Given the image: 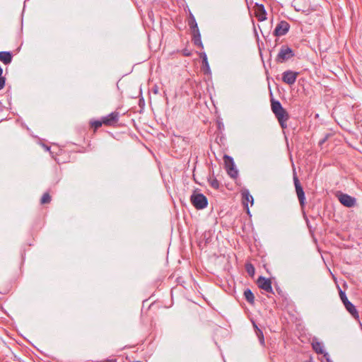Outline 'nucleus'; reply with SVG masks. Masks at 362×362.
<instances>
[{
  "label": "nucleus",
  "instance_id": "bb28decb",
  "mask_svg": "<svg viewBox=\"0 0 362 362\" xmlns=\"http://www.w3.org/2000/svg\"><path fill=\"white\" fill-rule=\"evenodd\" d=\"M199 56H200V58L202 59V62L208 60L206 54L205 52H201L199 54Z\"/></svg>",
  "mask_w": 362,
  "mask_h": 362
},
{
  "label": "nucleus",
  "instance_id": "c756f323",
  "mask_svg": "<svg viewBox=\"0 0 362 362\" xmlns=\"http://www.w3.org/2000/svg\"><path fill=\"white\" fill-rule=\"evenodd\" d=\"M183 54L185 56L189 57V56L191 55V52L189 51H188L187 49H184L183 50Z\"/></svg>",
  "mask_w": 362,
  "mask_h": 362
},
{
  "label": "nucleus",
  "instance_id": "cd10ccee",
  "mask_svg": "<svg viewBox=\"0 0 362 362\" xmlns=\"http://www.w3.org/2000/svg\"><path fill=\"white\" fill-rule=\"evenodd\" d=\"M218 156H222V158H232L230 156H228L227 154H226L224 153L222 155V152L221 151L219 152Z\"/></svg>",
  "mask_w": 362,
  "mask_h": 362
},
{
  "label": "nucleus",
  "instance_id": "ddd939ff",
  "mask_svg": "<svg viewBox=\"0 0 362 362\" xmlns=\"http://www.w3.org/2000/svg\"><path fill=\"white\" fill-rule=\"evenodd\" d=\"M255 16L258 18V21H263L267 19V12L264 9V6L262 4H256L255 8Z\"/></svg>",
  "mask_w": 362,
  "mask_h": 362
},
{
  "label": "nucleus",
  "instance_id": "dca6fc26",
  "mask_svg": "<svg viewBox=\"0 0 362 362\" xmlns=\"http://www.w3.org/2000/svg\"><path fill=\"white\" fill-rule=\"evenodd\" d=\"M192 35H193L192 41H193L194 44L196 46L203 49L204 46H203V44L202 42L201 34H200L199 30H197L195 32H192Z\"/></svg>",
  "mask_w": 362,
  "mask_h": 362
},
{
  "label": "nucleus",
  "instance_id": "1a4fd4ad",
  "mask_svg": "<svg viewBox=\"0 0 362 362\" xmlns=\"http://www.w3.org/2000/svg\"><path fill=\"white\" fill-rule=\"evenodd\" d=\"M290 28V25L285 21H281L276 26L274 30V35L279 37L286 35Z\"/></svg>",
  "mask_w": 362,
  "mask_h": 362
},
{
  "label": "nucleus",
  "instance_id": "c85d7f7f",
  "mask_svg": "<svg viewBox=\"0 0 362 362\" xmlns=\"http://www.w3.org/2000/svg\"><path fill=\"white\" fill-rule=\"evenodd\" d=\"M328 137H329V134H327L323 139L320 141L319 144L322 145V144H324L327 140Z\"/></svg>",
  "mask_w": 362,
  "mask_h": 362
},
{
  "label": "nucleus",
  "instance_id": "423d86ee",
  "mask_svg": "<svg viewBox=\"0 0 362 362\" xmlns=\"http://www.w3.org/2000/svg\"><path fill=\"white\" fill-rule=\"evenodd\" d=\"M119 113L117 111L102 117L103 124L107 127H115L119 121Z\"/></svg>",
  "mask_w": 362,
  "mask_h": 362
},
{
  "label": "nucleus",
  "instance_id": "473e14b6",
  "mask_svg": "<svg viewBox=\"0 0 362 362\" xmlns=\"http://www.w3.org/2000/svg\"><path fill=\"white\" fill-rule=\"evenodd\" d=\"M295 7H296V10H297V11H300V8H297L296 6H295Z\"/></svg>",
  "mask_w": 362,
  "mask_h": 362
},
{
  "label": "nucleus",
  "instance_id": "5701e85b",
  "mask_svg": "<svg viewBox=\"0 0 362 362\" xmlns=\"http://www.w3.org/2000/svg\"><path fill=\"white\" fill-rule=\"evenodd\" d=\"M50 201H51V197H50V195L49 194V193H48V192H45V193L42 195V198H41V201H40V202H41V204H48V203H49V202H50Z\"/></svg>",
  "mask_w": 362,
  "mask_h": 362
},
{
  "label": "nucleus",
  "instance_id": "f8f14e48",
  "mask_svg": "<svg viewBox=\"0 0 362 362\" xmlns=\"http://www.w3.org/2000/svg\"><path fill=\"white\" fill-rule=\"evenodd\" d=\"M258 286L262 290L272 293V281L269 279H266L263 276H259L257 281Z\"/></svg>",
  "mask_w": 362,
  "mask_h": 362
},
{
  "label": "nucleus",
  "instance_id": "7ed1b4c3",
  "mask_svg": "<svg viewBox=\"0 0 362 362\" xmlns=\"http://www.w3.org/2000/svg\"><path fill=\"white\" fill-rule=\"evenodd\" d=\"M294 52L287 45H282L276 56V61L279 63H283L294 57Z\"/></svg>",
  "mask_w": 362,
  "mask_h": 362
},
{
  "label": "nucleus",
  "instance_id": "393cba45",
  "mask_svg": "<svg viewBox=\"0 0 362 362\" xmlns=\"http://www.w3.org/2000/svg\"><path fill=\"white\" fill-rule=\"evenodd\" d=\"M246 270L247 272L250 275L252 276L255 274V268L251 264H246Z\"/></svg>",
  "mask_w": 362,
  "mask_h": 362
},
{
  "label": "nucleus",
  "instance_id": "6e6552de",
  "mask_svg": "<svg viewBox=\"0 0 362 362\" xmlns=\"http://www.w3.org/2000/svg\"><path fill=\"white\" fill-rule=\"evenodd\" d=\"M337 197L340 203L346 207H353L356 204V199L347 194L340 193Z\"/></svg>",
  "mask_w": 362,
  "mask_h": 362
},
{
  "label": "nucleus",
  "instance_id": "aec40b11",
  "mask_svg": "<svg viewBox=\"0 0 362 362\" xmlns=\"http://www.w3.org/2000/svg\"><path fill=\"white\" fill-rule=\"evenodd\" d=\"M208 182L209 185L215 189H218L220 187V183L218 180L214 176H210L208 178Z\"/></svg>",
  "mask_w": 362,
  "mask_h": 362
},
{
  "label": "nucleus",
  "instance_id": "0eeeda50",
  "mask_svg": "<svg viewBox=\"0 0 362 362\" xmlns=\"http://www.w3.org/2000/svg\"><path fill=\"white\" fill-rule=\"evenodd\" d=\"M299 73L291 70H287L282 74V81L288 85L295 83Z\"/></svg>",
  "mask_w": 362,
  "mask_h": 362
},
{
  "label": "nucleus",
  "instance_id": "f03ea898",
  "mask_svg": "<svg viewBox=\"0 0 362 362\" xmlns=\"http://www.w3.org/2000/svg\"><path fill=\"white\" fill-rule=\"evenodd\" d=\"M190 200L193 206L197 209H203L208 205L206 197L201 193H194L191 195Z\"/></svg>",
  "mask_w": 362,
  "mask_h": 362
},
{
  "label": "nucleus",
  "instance_id": "6ab92c4d",
  "mask_svg": "<svg viewBox=\"0 0 362 362\" xmlns=\"http://www.w3.org/2000/svg\"><path fill=\"white\" fill-rule=\"evenodd\" d=\"M244 296L248 303H254L255 296L250 289L247 288L244 291Z\"/></svg>",
  "mask_w": 362,
  "mask_h": 362
},
{
  "label": "nucleus",
  "instance_id": "b1692460",
  "mask_svg": "<svg viewBox=\"0 0 362 362\" xmlns=\"http://www.w3.org/2000/svg\"><path fill=\"white\" fill-rule=\"evenodd\" d=\"M202 69L205 74H210L211 71L208 60L202 62Z\"/></svg>",
  "mask_w": 362,
  "mask_h": 362
},
{
  "label": "nucleus",
  "instance_id": "a878e982",
  "mask_svg": "<svg viewBox=\"0 0 362 362\" xmlns=\"http://www.w3.org/2000/svg\"><path fill=\"white\" fill-rule=\"evenodd\" d=\"M6 78L1 76H0V90L4 88L5 86Z\"/></svg>",
  "mask_w": 362,
  "mask_h": 362
},
{
  "label": "nucleus",
  "instance_id": "412c9836",
  "mask_svg": "<svg viewBox=\"0 0 362 362\" xmlns=\"http://www.w3.org/2000/svg\"><path fill=\"white\" fill-rule=\"evenodd\" d=\"M103 124V119L101 120H90V126L93 129L94 132H95L98 128H100Z\"/></svg>",
  "mask_w": 362,
  "mask_h": 362
},
{
  "label": "nucleus",
  "instance_id": "9b49d317",
  "mask_svg": "<svg viewBox=\"0 0 362 362\" xmlns=\"http://www.w3.org/2000/svg\"><path fill=\"white\" fill-rule=\"evenodd\" d=\"M225 167L227 173L231 178H237L238 176V170L233 162V160H224Z\"/></svg>",
  "mask_w": 362,
  "mask_h": 362
},
{
  "label": "nucleus",
  "instance_id": "4468645a",
  "mask_svg": "<svg viewBox=\"0 0 362 362\" xmlns=\"http://www.w3.org/2000/svg\"><path fill=\"white\" fill-rule=\"evenodd\" d=\"M13 55L11 52L1 51L0 52V61L4 64L7 65L12 62Z\"/></svg>",
  "mask_w": 362,
  "mask_h": 362
},
{
  "label": "nucleus",
  "instance_id": "9d476101",
  "mask_svg": "<svg viewBox=\"0 0 362 362\" xmlns=\"http://www.w3.org/2000/svg\"><path fill=\"white\" fill-rule=\"evenodd\" d=\"M240 194L242 196L243 204L246 207L247 214H250L248 203L250 202L251 205H252L254 203V199L252 196L250 194L249 190L246 188H243L240 190Z\"/></svg>",
  "mask_w": 362,
  "mask_h": 362
},
{
  "label": "nucleus",
  "instance_id": "2f4dec72",
  "mask_svg": "<svg viewBox=\"0 0 362 362\" xmlns=\"http://www.w3.org/2000/svg\"><path fill=\"white\" fill-rule=\"evenodd\" d=\"M43 148L45 151H49V147H48L47 146H45V145H43Z\"/></svg>",
  "mask_w": 362,
  "mask_h": 362
},
{
  "label": "nucleus",
  "instance_id": "f257e3e1",
  "mask_svg": "<svg viewBox=\"0 0 362 362\" xmlns=\"http://www.w3.org/2000/svg\"><path fill=\"white\" fill-rule=\"evenodd\" d=\"M271 109L274 114L280 126L285 129L287 127L286 122L289 119V115L287 111L282 107L281 103L276 100L273 98L271 99Z\"/></svg>",
  "mask_w": 362,
  "mask_h": 362
},
{
  "label": "nucleus",
  "instance_id": "4be33fe9",
  "mask_svg": "<svg viewBox=\"0 0 362 362\" xmlns=\"http://www.w3.org/2000/svg\"><path fill=\"white\" fill-rule=\"evenodd\" d=\"M253 325H254L255 329H256L257 336L259 339L260 344H264V335H263L262 330L258 328V327L257 326V325L255 322H253Z\"/></svg>",
  "mask_w": 362,
  "mask_h": 362
},
{
  "label": "nucleus",
  "instance_id": "72a5a7b5",
  "mask_svg": "<svg viewBox=\"0 0 362 362\" xmlns=\"http://www.w3.org/2000/svg\"><path fill=\"white\" fill-rule=\"evenodd\" d=\"M295 4H298V0H295Z\"/></svg>",
  "mask_w": 362,
  "mask_h": 362
},
{
  "label": "nucleus",
  "instance_id": "2eb2a0df",
  "mask_svg": "<svg viewBox=\"0 0 362 362\" xmlns=\"http://www.w3.org/2000/svg\"><path fill=\"white\" fill-rule=\"evenodd\" d=\"M224 141L225 138L222 136H217L216 138V143L211 145V150L213 151V153L214 155L215 158H217V155L214 151V149L216 148V146L219 148L221 147V146H224Z\"/></svg>",
  "mask_w": 362,
  "mask_h": 362
},
{
  "label": "nucleus",
  "instance_id": "7c9ffc66",
  "mask_svg": "<svg viewBox=\"0 0 362 362\" xmlns=\"http://www.w3.org/2000/svg\"><path fill=\"white\" fill-rule=\"evenodd\" d=\"M324 356L326 358V360H327V362H332L329 358V354L327 353H325L324 354Z\"/></svg>",
  "mask_w": 362,
  "mask_h": 362
},
{
  "label": "nucleus",
  "instance_id": "20e7f679",
  "mask_svg": "<svg viewBox=\"0 0 362 362\" xmlns=\"http://www.w3.org/2000/svg\"><path fill=\"white\" fill-rule=\"evenodd\" d=\"M340 298L346 308V310L354 317L358 318L359 315L356 307L348 300L345 292L339 291Z\"/></svg>",
  "mask_w": 362,
  "mask_h": 362
},
{
  "label": "nucleus",
  "instance_id": "f3484780",
  "mask_svg": "<svg viewBox=\"0 0 362 362\" xmlns=\"http://www.w3.org/2000/svg\"><path fill=\"white\" fill-rule=\"evenodd\" d=\"M188 25H189L192 32H195L197 30H199L198 25L196 22L195 18L192 13H190V15H189Z\"/></svg>",
  "mask_w": 362,
  "mask_h": 362
},
{
  "label": "nucleus",
  "instance_id": "a211bd4d",
  "mask_svg": "<svg viewBox=\"0 0 362 362\" xmlns=\"http://www.w3.org/2000/svg\"><path fill=\"white\" fill-rule=\"evenodd\" d=\"M313 349L317 354H323L324 353V346L323 344L320 341H313L312 343Z\"/></svg>",
  "mask_w": 362,
  "mask_h": 362
},
{
  "label": "nucleus",
  "instance_id": "39448f33",
  "mask_svg": "<svg viewBox=\"0 0 362 362\" xmlns=\"http://www.w3.org/2000/svg\"><path fill=\"white\" fill-rule=\"evenodd\" d=\"M293 182L296 187V194L298 196V200L300 202V204L301 206H304L305 197V193L303 191V187H301L299 180L297 177L296 170L293 168Z\"/></svg>",
  "mask_w": 362,
  "mask_h": 362
}]
</instances>
